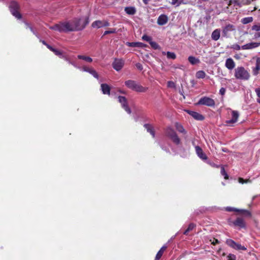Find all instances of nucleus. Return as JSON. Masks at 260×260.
<instances>
[{
	"mask_svg": "<svg viewBox=\"0 0 260 260\" xmlns=\"http://www.w3.org/2000/svg\"><path fill=\"white\" fill-rule=\"evenodd\" d=\"M42 43L46 46L47 45L44 41H42Z\"/></svg>",
	"mask_w": 260,
	"mask_h": 260,
	"instance_id": "e2e57ef3",
	"label": "nucleus"
},
{
	"mask_svg": "<svg viewBox=\"0 0 260 260\" xmlns=\"http://www.w3.org/2000/svg\"><path fill=\"white\" fill-rule=\"evenodd\" d=\"M217 243H218V241L217 239H214L213 241L212 242V244L214 245Z\"/></svg>",
	"mask_w": 260,
	"mask_h": 260,
	"instance_id": "13d9d810",
	"label": "nucleus"
},
{
	"mask_svg": "<svg viewBox=\"0 0 260 260\" xmlns=\"http://www.w3.org/2000/svg\"><path fill=\"white\" fill-rule=\"evenodd\" d=\"M255 92L256 93L258 97V99H260V88H257L255 89Z\"/></svg>",
	"mask_w": 260,
	"mask_h": 260,
	"instance_id": "6e6d98bb",
	"label": "nucleus"
},
{
	"mask_svg": "<svg viewBox=\"0 0 260 260\" xmlns=\"http://www.w3.org/2000/svg\"><path fill=\"white\" fill-rule=\"evenodd\" d=\"M195 150L196 152L199 157H200L201 159L204 160H207V157L200 147H199V146H196Z\"/></svg>",
	"mask_w": 260,
	"mask_h": 260,
	"instance_id": "9b49d317",
	"label": "nucleus"
},
{
	"mask_svg": "<svg viewBox=\"0 0 260 260\" xmlns=\"http://www.w3.org/2000/svg\"><path fill=\"white\" fill-rule=\"evenodd\" d=\"M144 127L147 129V132L150 133L153 137H154L155 134L152 126L149 124H145Z\"/></svg>",
	"mask_w": 260,
	"mask_h": 260,
	"instance_id": "393cba45",
	"label": "nucleus"
},
{
	"mask_svg": "<svg viewBox=\"0 0 260 260\" xmlns=\"http://www.w3.org/2000/svg\"><path fill=\"white\" fill-rule=\"evenodd\" d=\"M167 249V246H163L158 251V252L157 253L156 255V256H155V259L156 260H158L162 256V255L163 254L164 251L166 250V249Z\"/></svg>",
	"mask_w": 260,
	"mask_h": 260,
	"instance_id": "b1692460",
	"label": "nucleus"
},
{
	"mask_svg": "<svg viewBox=\"0 0 260 260\" xmlns=\"http://www.w3.org/2000/svg\"><path fill=\"white\" fill-rule=\"evenodd\" d=\"M125 85L129 89L139 92H146L148 88L138 84L135 81L128 80L125 82Z\"/></svg>",
	"mask_w": 260,
	"mask_h": 260,
	"instance_id": "7ed1b4c3",
	"label": "nucleus"
},
{
	"mask_svg": "<svg viewBox=\"0 0 260 260\" xmlns=\"http://www.w3.org/2000/svg\"><path fill=\"white\" fill-rule=\"evenodd\" d=\"M110 23L106 20H96L92 22L91 26L93 28H100L105 26H109Z\"/></svg>",
	"mask_w": 260,
	"mask_h": 260,
	"instance_id": "1a4fd4ad",
	"label": "nucleus"
},
{
	"mask_svg": "<svg viewBox=\"0 0 260 260\" xmlns=\"http://www.w3.org/2000/svg\"><path fill=\"white\" fill-rule=\"evenodd\" d=\"M226 211L231 212V211H239L240 210L237 209H236V208H234L230 207H228L226 208Z\"/></svg>",
	"mask_w": 260,
	"mask_h": 260,
	"instance_id": "49530a36",
	"label": "nucleus"
},
{
	"mask_svg": "<svg viewBox=\"0 0 260 260\" xmlns=\"http://www.w3.org/2000/svg\"><path fill=\"white\" fill-rule=\"evenodd\" d=\"M85 25L81 23V20L79 18H75L69 21H66L53 26L50 28L59 32H68L78 31L83 29Z\"/></svg>",
	"mask_w": 260,
	"mask_h": 260,
	"instance_id": "f257e3e1",
	"label": "nucleus"
},
{
	"mask_svg": "<svg viewBox=\"0 0 260 260\" xmlns=\"http://www.w3.org/2000/svg\"><path fill=\"white\" fill-rule=\"evenodd\" d=\"M195 226L196 225L194 223H191L189 224L187 229L183 232V234L186 235H187L188 233L192 231Z\"/></svg>",
	"mask_w": 260,
	"mask_h": 260,
	"instance_id": "473e14b6",
	"label": "nucleus"
},
{
	"mask_svg": "<svg viewBox=\"0 0 260 260\" xmlns=\"http://www.w3.org/2000/svg\"><path fill=\"white\" fill-rule=\"evenodd\" d=\"M167 85H168V87H170V88H175V83L171 81L168 82Z\"/></svg>",
	"mask_w": 260,
	"mask_h": 260,
	"instance_id": "a18cd8bd",
	"label": "nucleus"
},
{
	"mask_svg": "<svg viewBox=\"0 0 260 260\" xmlns=\"http://www.w3.org/2000/svg\"><path fill=\"white\" fill-rule=\"evenodd\" d=\"M162 53L163 55H167V58L168 59H175L176 58V55L174 52L168 51L167 53L165 52H162Z\"/></svg>",
	"mask_w": 260,
	"mask_h": 260,
	"instance_id": "bb28decb",
	"label": "nucleus"
},
{
	"mask_svg": "<svg viewBox=\"0 0 260 260\" xmlns=\"http://www.w3.org/2000/svg\"><path fill=\"white\" fill-rule=\"evenodd\" d=\"M101 87V90L104 94H110V87L108 84H102Z\"/></svg>",
	"mask_w": 260,
	"mask_h": 260,
	"instance_id": "4be33fe9",
	"label": "nucleus"
},
{
	"mask_svg": "<svg viewBox=\"0 0 260 260\" xmlns=\"http://www.w3.org/2000/svg\"><path fill=\"white\" fill-rule=\"evenodd\" d=\"M221 174L222 176H223L224 177V178L225 179H228V174H226L225 171V169L224 168V167L223 166H222L221 167Z\"/></svg>",
	"mask_w": 260,
	"mask_h": 260,
	"instance_id": "4c0bfd02",
	"label": "nucleus"
},
{
	"mask_svg": "<svg viewBox=\"0 0 260 260\" xmlns=\"http://www.w3.org/2000/svg\"><path fill=\"white\" fill-rule=\"evenodd\" d=\"M69 63L72 64V66H73L74 67L77 68V69H81V67L77 66V64L74 61H72L71 60V61H69Z\"/></svg>",
	"mask_w": 260,
	"mask_h": 260,
	"instance_id": "8fccbe9b",
	"label": "nucleus"
},
{
	"mask_svg": "<svg viewBox=\"0 0 260 260\" xmlns=\"http://www.w3.org/2000/svg\"><path fill=\"white\" fill-rule=\"evenodd\" d=\"M225 89L224 88H221L219 90V93L223 95L225 94Z\"/></svg>",
	"mask_w": 260,
	"mask_h": 260,
	"instance_id": "3c124183",
	"label": "nucleus"
},
{
	"mask_svg": "<svg viewBox=\"0 0 260 260\" xmlns=\"http://www.w3.org/2000/svg\"><path fill=\"white\" fill-rule=\"evenodd\" d=\"M116 32L115 28H111L109 30H106L104 32V35H106L109 34H114Z\"/></svg>",
	"mask_w": 260,
	"mask_h": 260,
	"instance_id": "79ce46f5",
	"label": "nucleus"
},
{
	"mask_svg": "<svg viewBox=\"0 0 260 260\" xmlns=\"http://www.w3.org/2000/svg\"><path fill=\"white\" fill-rule=\"evenodd\" d=\"M181 67H182V66H181V67H179V69H182V68H181Z\"/></svg>",
	"mask_w": 260,
	"mask_h": 260,
	"instance_id": "69168bd1",
	"label": "nucleus"
},
{
	"mask_svg": "<svg viewBox=\"0 0 260 260\" xmlns=\"http://www.w3.org/2000/svg\"><path fill=\"white\" fill-rule=\"evenodd\" d=\"M253 37L254 39L260 38V31L254 33Z\"/></svg>",
	"mask_w": 260,
	"mask_h": 260,
	"instance_id": "864d4df0",
	"label": "nucleus"
},
{
	"mask_svg": "<svg viewBox=\"0 0 260 260\" xmlns=\"http://www.w3.org/2000/svg\"><path fill=\"white\" fill-rule=\"evenodd\" d=\"M260 70V66L259 64L257 62L256 64L255 68L253 70V75H256L258 74V71Z\"/></svg>",
	"mask_w": 260,
	"mask_h": 260,
	"instance_id": "e433bc0d",
	"label": "nucleus"
},
{
	"mask_svg": "<svg viewBox=\"0 0 260 260\" xmlns=\"http://www.w3.org/2000/svg\"><path fill=\"white\" fill-rule=\"evenodd\" d=\"M175 127H176V129L179 133H183V134L186 133V131L185 130V129L183 128V126L181 124H180L178 123H175Z\"/></svg>",
	"mask_w": 260,
	"mask_h": 260,
	"instance_id": "a878e982",
	"label": "nucleus"
},
{
	"mask_svg": "<svg viewBox=\"0 0 260 260\" xmlns=\"http://www.w3.org/2000/svg\"><path fill=\"white\" fill-rule=\"evenodd\" d=\"M220 36V31L219 29L214 30L211 35L212 39L214 41H217Z\"/></svg>",
	"mask_w": 260,
	"mask_h": 260,
	"instance_id": "aec40b11",
	"label": "nucleus"
},
{
	"mask_svg": "<svg viewBox=\"0 0 260 260\" xmlns=\"http://www.w3.org/2000/svg\"><path fill=\"white\" fill-rule=\"evenodd\" d=\"M148 1H149V0H143V2H144V3H145V4H147L148 2Z\"/></svg>",
	"mask_w": 260,
	"mask_h": 260,
	"instance_id": "052dcab7",
	"label": "nucleus"
},
{
	"mask_svg": "<svg viewBox=\"0 0 260 260\" xmlns=\"http://www.w3.org/2000/svg\"><path fill=\"white\" fill-rule=\"evenodd\" d=\"M253 21V18L252 17H245L242 19V22L243 24H247Z\"/></svg>",
	"mask_w": 260,
	"mask_h": 260,
	"instance_id": "72a5a7b5",
	"label": "nucleus"
},
{
	"mask_svg": "<svg viewBox=\"0 0 260 260\" xmlns=\"http://www.w3.org/2000/svg\"><path fill=\"white\" fill-rule=\"evenodd\" d=\"M124 11L128 15H134L136 13V9L134 7H127L124 8Z\"/></svg>",
	"mask_w": 260,
	"mask_h": 260,
	"instance_id": "5701e85b",
	"label": "nucleus"
},
{
	"mask_svg": "<svg viewBox=\"0 0 260 260\" xmlns=\"http://www.w3.org/2000/svg\"><path fill=\"white\" fill-rule=\"evenodd\" d=\"M80 70H81L82 71L90 73L94 78H95L96 79L99 78V75H98L97 72L92 68H89L86 66H83L82 67H81V69Z\"/></svg>",
	"mask_w": 260,
	"mask_h": 260,
	"instance_id": "f8f14e48",
	"label": "nucleus"
},
{
	"mask_svg": "<svg viewBox=\"0 0 260 260\" xmlns=\"http://www.w3.org/2000/svg\"><path fill=\"white\" fill-rule=\"evenodd\" d=\"M188 59L189 62L192 64H195L200 62L199 59L192 56H189Z\"/></svg>",
	"mask_w": 260,
	"mask_h": 260,
	"instance_id": "c85d7f7f",
	"label": "nucleus"
},
{
	"mask_svg": "<svg viewBox=\"0 0 260 260\" xmlns=\"http://www.w3.org/2000/svg\"><path fill=\"white\" fill-rule=\"evenodd\" d=\"M228 260H236V256L234 254H230L228 256Z\"/></svg>",
	"mask_w": 260,
	"mask_h": 260,
	"instance_id": "de8ad7c7",
	"label": "nucleus"
},
{
	"mask_svg": "<svg viewBox=\"0 0 260 260\" xmlns=\"http://www.w3.org/2000/svg\"><path fill=\"white\" fill-rule=\"evenodd\" d=\"M142 39L144 41L148 42L149 43L152 41L151 38L147 35H143L142 36Z\"/></svg>",
	"mask_w": 260,
	"mask_h": 260,
	"instance_id": "a19ab883",
	"label": "nucleus"
},
{
	"mask_svg": "<svg viewBox=\"0 0 260 260\" xmlns=\"http://www.w3.org/2000/svg\"><path fill=\"white\" fill-rule=\"evenodd\" d=\"M234 46V49L236 50H239L240 49H242L241 47L239 45H235Z\"/></svg>",
	"mask_w": 260,
	"mask_h": 260,
	"instance_id": "4d7b16f0",
	"label": "nucleus"
},
{
	"mask_svg": "<svg viewBox=\"0 0 260 260\" xmlns=\"http://www.w3.org/2000/svg\"><path fill=\"white\" fill-rule=\"evenodd\" d=\"M239 183H240L241 184H244V183H250V182H251V181L249 179L244 180L242 178H240L239 179Z\"/></svg>",
	"mask_w": 260,
	"mask_h": 260,
	"instance_id": "37998d69",
	"label": "nucleus"
},
{
	"mask_svg": "<svg viewBox=\"0 0 260 260\" xmlns=\"http://www.w3.org/2000/svg\"><path fill=\"white\" fill-rule=\"evenodd\" d=\"M46 46L47 47V48L48 49H49L51 51H53V50H54V48H53V47H52L51 46L49 45H46Z\"/></svg>",
	"mask_w": 260,
	"mask_h": 260,
	"instance_id": "bf43d9fd",
	"label": "nucleus"
},
{
	"mask_svg": "<svg viewBox=\"0 0 260 260\" xmlns=\"http://www.w3.org/2000/svg\"><path fill=\"white\" fill-rule=\"evenodd\" d=\"M136 66L137 67V68L140 70H143V66L140 63H137L136 64Z\"/></svg>",
	"mask_w": 260,
	"mask_h": 260,
	"instance_id": "603ef678",
	"label": "nucleus"
},
{
	"mask_svg": "<svg viewBox=\"0 0 260 260\" xmlns=\"http://www.w3.org/2000/svg\"><path fill=\"white\" fill-rule=\"evenodd\" d=\"M235 78L240 80H248L250 75L249 72L243 67H238L235 70Z\"/></svg>",
	"mask_w": 260,
	"mask_h": 260,
	"instance_id": "f03ea898",
	"label": "nucleus"
},
{
	"mask_svg": "<svg viewBox=\"0 0 260 260\" xmlns=\"http://www.w3.org/2000/svg\"><path fill=\"white\" fill-rule=\"evenodd\" d=\"M196 76L198 79H203L206 76V74L203 71H199L196 73Z\"/></svg>",
	"mask_w": 260,
	"mask_h": 260,
	"instance_id": "2f4dec72",
	"label": "nucleus"
},
{
	"mask_svg": "<svg viewBox=\"0 0 260 260\" xmlns=\"http://www.w3.org/2000/svg\"><path fill=\"white\" fill-rule=\"evenodd\" d=\"M251 29L252 30H254L256 31H260V25L259 24L253 25L251 27Z\"/></svg>",
	"mask_w": 260,
	"mask_h": 260,
	"instance_id": "ea45409f",
	"label": "nucleus"
},
{
	"mask_svg": "<svg viewBox=\"0 0 260 260\" xmlns=\"http://www.w3.org/2000/svg\"><path fill=\"white\" fill-rule=\"evenodd\" d=\"M61 58H63L65 60H66L69 63V61H71V60L70 59L67 57V56L66 55H63L62 57H61Z\"/></svg>",
	"mask_w": 260,
	"mask_h": 260,
	"instance_id": "5fc2aeb1",
	"label": "nucleus"
},
{
	"mask_svg": "<svg viewBox=\"0 0 260 260\" xmlns=\"http://www.w3.org/2000/svg\"><path fill=\"white\" fill-rule=\"evenodd\" d=\"M257 197V196H254L252 198V200L253 201L254 200H255L256 198Z\"/></svg>",
	"mask_w": 260,
	"mask_h": 260,
	"instance_id": "680f3d73",
	"label": "nucleus"
},
{
	"mask_svg": "<svg viewBox=\"0 0 260 260\" xmlns=\"http://www.w3.org/2000/svg\"><path fill=\"white\" fill-rule=\"evenodd\" d=\"M253 0H230L229 1V5H234V6H238L242 7L245 5L249 4Z\"/></svg>",
	"mask_w": 260,
	"mask_h": 260,
	"instance_id": "6e6552de",
	"label": "nucleus"
},
{
	"mask_svg": "<svg viewBox=\"0 0 260 260\" xmlns=\"http://www.w3.org/2000/svg\"><path fill=\"white\" fill-rule=\"evenodd\" d=\"M149 44L154 49H157L159 48V46L155 42L151 41Z\"/></svg>",
	"mask_w": 260,
	"mask_h": 260,
	"instance_id": "f704fd0d",
	"label": "nucleus"
},
{
	"mask_svg": "<svg viewBox=\"0 0 260 260\" xmlns=\"http://www.w3.org/2000/svg\"><path fill=\"white\" fill-rule=\"evenodd\" d=\"M235 249L245 250H246V248L243 246H242L241 244L237 243Z\"/></svg>",
	"mask_w": 260,
	"mask_h": 260,
	"instance_id": "c9c22d12",
	"label": "nucleus"
},
{
	"mask_svg": "<svg viewBox=\"0 0 260 260\" xmlns=\"http://www.w3.org/2000/svg\"><path fill=\"white\" fill-rule=\"evenodd\" d=\"M232 118L231 119L228 120L226 121V123L228 124H233L237 121L238 118L239 117V114L238 111H232Z\"/></svg>",
	"mask_w": 260,
	"mask_h": 260,
	"instance_id": "4468645a",
	"label": "nucleus"
},
{
	"mask_svg": "<svg viewBox=\"0 0 260 260\" xmlns=\"http://www.w3.org/2000/svg\"><path fill=\"white\" fill-rule=\"evenodd\" d=\"M234 225L236 226H238L241 228H243L245 227V221L244 219L242 218H237L234 221Z\"/></svg>",
	"mask_w": 260,
	"mask_h": 260,
	"instance_id": "6ab92c4d",
	"label": "nucleus"
},
{
	"mask_svg": "<svg viewBox=\"0 0 260 260\" xmlns=\"http://www.w3.org/2000/svg\"><path fill=\"white\" fill-rule=\"evenodd\" d=\"M166 134L176 145L180 144V139L178 136L176 132L172 128L170 127H168L166 130Z\"/></svg>",
	"mask_w": 260,
	"mask_h": 260,
	"instance_id": "20e7f679",
	"label": "nucleus"
},
{
	"mask_svg": "<svg viewBox=\"0 0 260 260\" xmlns=\"http://www.w3.org/2000/svg\"><path fill=\"white\" fill-rule=\"evenodd\" d=\"M241 211L242 213V214L245 215L246 216H250V213L246 210H241Z\"/></svg>",
	"mask_w": 260,
	"mask_h": 260,
	"instance_id": "09e8293b",
	"label": "nucleus"
},
{
	"mask_svg": "<svg viewBox=\"0 0 260 260\" xmlns=\"http://www.w3.org/2000/svg\"><path fill=\"white\" fill-rule=\"evenodd\" d=\"M118 101L121 104L122 107L125 110V111L128 114L131 113V109L127 105V102L126 99L124 96H119Z\"/></svg>",
	"mask_w": 260,
	"mask_h": 260,
	"instance_id": "0eeeda50",
	"label": "nucleus"
},
{
	"mask_svg": "<svg viewBox=\"0 0 260 260\" xmlns=\"http://www.w3.org/2000/svg\"><path fill=\"white\" fill-rule=\"evenodd\" d=\"M198 104L200 105H205L209 107H214L215 105V103L214 100L207 96H205L201 98L199 100Z\"/></svg>",
	"mask_w": 260,
	"mask_h": 260,
	"instance_id": "423d86ee",
	"label": "nucleus"
},
{
	"mask_svg": "<svg viewBox=\"0 0 260 260\" xmlns=\"http://www.w3.org/2000/svg\"><path fill=\"white\" fill-rule=\"evenodd\" d=\"M52 52H53L55 55L58 56L60 58H61V57L63 55L61 51L55 49H54Z\"/></svg>",
	"mask_w": 260,
	"mask_h": 260,
	"instance_id": "58836bf2",
	"label": "nucleus"
},
{
	"mask_svg": "<svg viewBox=\"0 0 260 260\" xmlns=\"http://www.w3.org/2000/svg\"><path fill=\"white\" fill-rule=\"evenodd\" d=\"M235 30V26L232 24H228L223 27L222 34L224 37H226L229 32Z\"/></svg>",
	"mask_w": 260,
	"mask_h": 260,
	"instance_id": "dca6fc26",
	"label": "nucleus"
},
{
	"mask_svg": "<svg viewBox=\"0 0 260 260\" xmlns=\"http://www.w3.org/2000/svg\"><path fill=\"white\" fill-rule=\"evenodd\" d=\"M260 46V43L251 42L241 46L242 50H248L255 48Z\"/></svg>",
	"mask_w": 260,
	"mask_h": 260,
	"instance_id": "ddd939ff",
	"label": "nucleus"
},
{
	"mask_svg": "<svg viewBox=\"0 0 260 260\" xmlns=\"http://www.w3.org/2000/svg\"><path fill=\"white\" fill-rule=\"evenodd\" d=\"M25 24L26 25V28H29L30 29V31L35 35H36L37 37H38L37 34L35 31V30H34L33 28L31 26H30V25L29 24H28L27 23H25Z\"/></svg>",
	"mask_w": 260,
	"mask_h": 260,
	"instance_id": "c03bdc74",
	"label": "nucleus"
},
{
	"mask_svg": "<svg viewBox=\"0 0 260 260\" xmlns=\"http://www.w3.org/2000/svg\"><path fill=\"white\" fill-rule=\"evenodd\" d=\"M168 21V18L167 16L164 14H162L158 17L157 22L159 25H164L166 24Z\"/></svg>",
	"mask_w": 260,
	"mask_h": 260,
	"instance_id": "2eb2a0df",
	"label": "nucleus"
},
{
	"mask_svg": "<svg viewBox=\"0 0 260 260\" xmlns=\"http://www.w3.org/2000/svg\"><path fill=\"white\" fill-rule=\"evenodd\" d=\"M188 113L197 120H202L204 119V116L198 112L188 111Z\"/></svg>",
	"mask_w": 260,
	"mask_h": 260,
	"instance_id": "a211bd4d",
	"label": "nucleus"
},
{
	"mask_svg": "<svg viewBox=\"0 0 260 260\" xmlns=\"http://www.w3.org/2000/svg\"><path fill=\"white\" fill-rule=\"evenodd\" d=\"M9 9L11 14L16 18L20 19L21 18V15L19 12V5L17 2L12 1L10 4Z\"/></svg>",
	"mask_w": 260,
	"mask_h": 260,
	"instance_id": "39448f33",
	"label": "nucleus"
},
{
	"mask_svg": "<svg viewBox=\"0 0 260 260\" xmlns=\"http://www.w3.org/2000/svg\"><path fill=\"white\" fill-rule=\"evenodd\" d=\"M77 57L78 59L84 60L85 61L88 62H91L92 61V59L89 56H86L82 55H78L77 56Z\"/></svg>",
	"mask_w": 260,
	"mask_h": 260,
	"instance_id": "cd10ccee",
	"label": "nucleus"
},
{
	"mask_svg": "<svg viewBox=\"0 0 260 260\" xmlns=\"http://www.w3.org/2000/svg\"><path fill=\"white\" fill-rule=\"evenodd\" d=\"M225 66L230 70H233L235 67V63L231 58H228L225 61Z\"/></svg>",
	"mask_w": 260,
	"mask_h": 260,
	"instance_id": "f3484780",
	"label": "nucleus"
},
{
	"mask_svg": "<svg viewBox=\"0 0 260 260\" xmlns=\"http://www.w3.org/2000/svg\"><path fill=\"white\" fill-rule=\"evenodd\" d=\"M186 4L184 2V0H172L171 4L172 5H176V7L179 6L181 4Z\"/></svg>",
	"mask_w": 260,
	"mask_h": 260,
	"instance_id": "c756f323",
	"label": "nucleus"
},
{
	"mask_svg": "<svg viewBox=\"0 0 260 260\" xmlns=\"http://www.w3.org/2000/svg\"><path fill=\"white\" fill-rule=\"evenodd\" d=\"M226 243L230 247L235 249L237 243L233 240L229 239L226 240Z\"/></svg>",
	"mask_w": 260,
	"mask_h": 260,
	"instance_id": "7c9ffc66",
	"label": "nucleus"
},
{
	"mask_svg": "<svg viewBox=\"0 0 260 260\" xmlns=\"http://www.w3.org/2000/svg\"><path fill=\"white\" fill-rule=\"evenodd\" d=\"M126 45L133 47H144L146 46L145 44L140 42H127Z\"/></svg>",
	"mask_w": 260,
	"mask_h": 260,
	"instance_id": "412c9836",
	"label": "nucleus"
},
{
	"mask_svg": "<svg viewBox=\"0 0 260 260\" xmlns=\"http://www.w3.org/2000/svg\"><path fill=\"white\" fill-rule=\"evenodd\" d=\"M257 102L260 104V99H257Z\"/></svg>",
	"mask_w": 260,
	"mask_h": 260,
	"instance_id": "0e129e2a",
	"label": "nucleus"
},
{
	"mask_svg": "<svg viewBox=\"0 0 260 260\" xmlns=\"http://www.w3.org/2000/svg\"><path fill=\"white\" fill-rule=\"evenodd\" d=\"M124 61L122 59H115L112 63L113 68L117 71H119L122 68Z\"/></svg>",
	"mask_w": 260,
	"mask_h": 260,
	"instance_id": "9d476101",
	"label": "nucleus"
}]
</instances>
